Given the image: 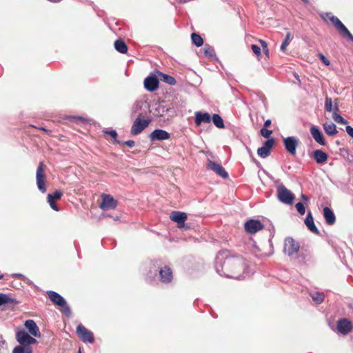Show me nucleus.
<instances>
[{
  "label": "nucleus",
  "mask_w": 353,
  "mask_h": 353,
  "mask_svg": "<svg viewBox=\"0 0 353 353\" xmlns=\"http://www.w3.org/2000/svg\"><path fill=\"white\" fill-rule=\"evenodd\" d=\"M245 268V261L241 256H228L227 251L220 252L216 255L215 269L221 276L239 279Z\"/></svg>",
  "instance_id": "nucleus-1"
},
{
  "label": "nucleus",
  "mask_w": 353,
  "mask_h": 353,
  "mask_svg": "<svg viewBox=\"0 0 353 353\" xmlns=\"http://www.w3.org/2000/svg\"><path fill=\"white\" fill-rule=\"evenodd\" d=\"M47 294L50 300L56 305L60 307L62 309V312L67 316L71 314V310L70 306L68 305L65 299L61 296L59 293L49 290L47 292Z\"/></svg>",
  "instance_id": "nucleus-2"
},
{
  "label": "nucleus",
  "mask_w": 353,
  "mask_h": 353,
  "mask_svg": "<svg viewBox=\"0 0 353 353\" xmlns=\"http://www.w3.org/2000/svg\"><path fill=\"white\" fill-rule=\"evenodd\" d=\"M278 199L283 203L291 205L294 199V194L284 185L279 184L276 187Z\"/></svg>",
  "instance_id": "nucleus-3"
},
{
  "label": "nucleus",
  "mask_w": 353,
  "mask_h": 353,
  "mask_svg": "<svg viewBox=\"0 0 353 353\" xmlns=\"http://www.w3.org/2000/svg\"><path fill=\"white\" fill-rule=\"evenodd\" d=\"M16 339L20 344L19 345H29L37 343V341L32 336L30 333L24 330H19L16 332Z\"/></svg>",
  "instance_id": "nucleus-4"
},
{
  "label": "nucleus",
  "mask_w": 353,
  "mask_h": 353,
  "mask_svg": "<svg viewBox=\"0 0 353 353\" xmlns=\"http://www.w3.org/2000/svg\"><path fill=\"white\" fill-rule=\"evenodd\" d=\"M283 145L286 151L292 156L296 154V148L299 144V139L294 136L283 139Z\"/></svg>",
  "instance_id": "nucleus-5"
},
{
  "label": "nucleus",
  "mask_w": 353,
  "mask_h": 353,
  "mask_svg": "<svg viewBox=\"0 0 353 353\" xmlns=\"http://www.w3.org/2000/svg\"><path fill=\"white\" fill-rule=\"evenodd\" d=\"M45 165L43 162H40L37 169L36 180L37 185L39 191L42 193L46 192V187L45 183V174H44Z\"/></svg>",
  "instance_id": "nucleus-6"
},
{
  "label": "nucleus",
  "mask_w": 353,
  "mask_h": 353,
  "mask_svg": "<svg viewBox=\"0 0 353 353\" xmlns=\"http://www.w3.org/2000/svg\"><path fill=\"white\" fill-rule=\"evenodd\" d=\"M150 120L142 119L140 117H137L134 121L130 132L132 135H137L140 134L145 128L150 124Z\"/></svg>",
  "instance_id": "nucleus-7"
},
{
  "label": "nucleus",
  "mask_w": 353,
  "mask_h": 353,
  "mask_svg": "<svg viewBox=\"0 0 353 353\" xmlns=\"http://www.w3.org/2000/svg\"><path fill=\"white\" fill-rule=\"evenodd\" d=\"M284 252L288 256H292L296 254L299 250V244L296 242L292 238L288 237L285 239L284 242Z\"/></svg>",
  "instance_id": "nucleus-8"
},
{
  "label": "nucleus",
  "mask_w": 353,
  "mask_h": 353,
  "mask_svg": "<svg viewBox=\"0 0 353 353\" xmlns=\"http://www.w3.org/2000/svg\"><path fill=\"white\" fill-rule=\"evenodd\" d=\"M77 333L79 337L85 343H92L94 342V336L92 332L89 331L82 325H79L77 327Z\"/></svg>",
  "instance_id": "nucleus-9"
},
{
  "label": "nucleus",
  "mask_w": 353,
  "mask_h": 353,
  "mask_svg": "<svg viewBox=\"0 0 353 353\" xmlns=\"http://www.w3.org/2000/svg\"><path fill=\"white\" fill-rule=\"evenodd\" d=\"M207 168L208 170H212L217 175L222 177L223 179H227L228 177V174L223 168V167L214 161L208 160L207 163Z\"/></svg>",
  "instance_id": "nucleus-10"
},
{
  "label": "nucleus",
  "mask_w": 353,
  "mask_h": 353,
  "mask_svg": "<svg viewBox=\"0 0 353 353\" xmlns=\"http://www.w3.org/2000/svg\"><path fill=\"white\" fill-rule=\"evenodd\" d=\"M102 202L100 204V208L102 210H109V209H114L117 205V202L114 199V198L110 195L106 194H103L101 195Z\"/></svg>",
  "instance_id": "nucleus-11"
},
{
  "label": "nucleus",
  "mask_w": 353,
  "mask_h": 353,
  "mask_svg": "<svg viewBox=\"0 0 353 353\" xmlns=\"http://www.w3.org/2000/svg\"><path fill=\"white\" fill-rule=\"evenodd\" d=\"M245 230L250 234H254L263 229V225L260 221L250 219L245 222Z\"/></svg>",
  "instance_id": "nucleus-12"
},
{
  "label": "nucleus",
  "mask_w": 353,
  "mask_h": 353,
  "mask_svg": "<svg viewBox=\"0 0 353 353\" xmlns=\"http://www.w3.org/2000/svg\"><path fill=\"white\" fill-rule=\"evenodd\" d=\"M274 144L273 139H268L263 145L257 150L258 155L261 158H266L270 154V150Z\"/></svg>",
  "instance_id": "nucleus-13"
},
{
  "label": "nucleus",
  "mask_w": 353,
  "mask_h": 353,
  "mask_svg": "<svg viewBox=\"0 0 353 353\" xmlns=\"http://www.w3.org/2000/svg\"><path fill=\"white\" fill-rule=\"evenodd\" d=\"M352 324L347 319H341L337 323V330L343 334H347L352 330Z\"/></svg>",
  "instance_id": "nucleus-14"
},
{
  "label": "nucleus",
  "mask_w": 353,
  "mask_h": 353,
  "mask_svg": "<svg viewBox=\"0 0 353 353\" xmlns=\"http://www.w3.org/2000/svg\"><path fill=\"white\" fill-rule=\"evenodd\" d=\"M159 83L156 76H148L144 80V87L148 91L154 92L158 88Z\"/></svg>",
  "instance_id": "nucleus-15"
},
{
  "label": "nucleus",
  "mask_w": 353,
  "mask_h": 353,
  "mask_svg": "<svg viewBox=\"0 0 353 353\" xmlns=\"http://www.w3.org/2000/svg\"><path fill=\"white\" fill-rule=\"evenodd\" d=\"M170 137V134L165 130L161 129L154 130L150 135V141H163Z\"/></svg>",
  "instance_id": "nucleus-16"
},
{
  "label": "nucleus",
  "mask_w": 353,
  "mask_h": 353,
  "mask_svg": "<svg viewBox=\"0 0 353 353\" xmlns=\"http://www.w3.org/2000/svg\"><path fill=\"white\" fill-rule=\"evenodd\" d=\"M24 325L32 336L38 338L41 336L39 328L33 320L29 319L26 321Z\"/></svg>",
  "instance_id": "nucleus-17"
},
{
  "label": "nucleus",
  "mask_w": 353,
  "mask_h": 353,
  "mask_svg": "<svg viewBox=\"0 0 353 353\" xmlns=\"http://www.w3.org/2000/svg\"><path fill=\"white\" fill-rule=\"evenodd\" d=\"M210 121L211 116L209 113L200 111L195 112L194 122L197 126H200L202 123H209Z\"/></svg>",
  "instance_id": "nucleus-18"
},
{
  "label": "nucleus",
  "mask_w": 353,
  "mask_h": 353,
  "mask_svg": "<svg viewBox=\"0 0 353 353\" xmlns=\"http://www.w3.org/2000/svg\"><path fill=\"white\" fill-rule=\"evenodd\" d=\"M170 219L172 221L177 223L179 227L181 228L184 225L185 221L187 219V215L185 212L174 211L170 214Z\"/></svg>",
  "instance_id": "nucleus-19"
},
{
  "label": "nucleus",
  "mask_w": 353,
  "mask_h": 353,
  "mask_svg": "<svg viewBox=\"0 0 353 353\" xmlns=\"http://www.w3.org/2000/svg\"><path fill=\"white\" fill-rule=\"evenodd\" d=\"M310 133L314 139L320 145H325V141L323 135V133L319 128L315 125H312L310 128Z\"/></svg>",
  "instance_id": "nucleus-20"
},
{
  "label": "nucleus",
  "mask_w": 353,
  "mask_h": 353,
  "mask_svg": "<svg viewBox=\"0 0 353 353\" xmlns=\"http://www.w3.org/2000/svg\"><path fill=\"white\" fill-rule=\"evenodd\" d=\"M323 216L325 220V223L329 225H332L336 222V216L333 211L328 207L323 208Z\"/></svg>",
  "instance_id": "nucleus-21"
},
{
  "label": "nucleus",
  "mask_w": 353,
  "mask_h": 353,
  "mask_svg": "<svg viewBox=\"0 0 353 353\" xmlns=\"http://www.w3.org/2000/svg\"><path fill=\"white\" fill-rule=\"evenodd\" d=\"M305 224L312 232L316 234H319V231L314 224L311 212L307 213V215L305 219Z\"/></svg>",
  "instance_id": "nucleus-22"
},
{
  "label": "nucleus",
  "mask_w": 353,
  "mask_h": 353,
  "mask_svg": "<svg viewBox=\"0 0 353 353\" xmlns=\"http://www.w3.org/2000/svg\"><path fill=\"white\" fill-rule=\"evenodd\" d=\"M161 280L163 283H168L171 281L172 279V272L170 268L165 266L159 271Z\"/></svg>",
  "instance_id": "nucleus-23"
},
{
  "label": "nucleus",
  "mask_w": 353,
  "mask_h": 353,
  "mask_svg": "<svg viewBox=\"0 0 353 353\" xmlns=\"http://www.w3.org/2000/svg\"><path fill=\"white\" fill-rule=\"evenodd\" d=\"M313 157L316 162L319 164H322L327 161V154L321 150H316L313 152Z\"/></svg>",
  "instance_id": "nucleus-24"
},
{
  "label": "nucleus",
  "mask_w": 353,
  "mask_h": 353,
  "mask_svg": "<svg viewBox=\"0 0 353 353\" xmlns=\"http://www.w3.org/2000/svg\"><path fill=\"white\" fill-rule=\"evenodd\" d=\"M323 129L325 132L330 136L334 135L338 132L336 130V125L331 121L325 122L323 124Z\"/></svg>",
  "instance_id": "nucleus-25"
},
{
  "label": "nucleus",
  "mask_w": 353,
  "mask_h": 353,
  "mask_svg": "<svg viewBox=\"0 0 353 353\" xmlns=\"http://www.w3.org/2000/svg\"><path fill=\"white\" fill-rule=\"evenodd\" d=\"M339 112V106L335 105L334 107V112L332 114V118L338 123L340 124H346L347 121L343 119L340 114H338Z\"/></svg>",
  "instance_id": "nucleus-26"
},
{
  "label": "nucleus",
  "mask_w": 353,
  "mask_h": 353,
  "mask_svg": "<svg viewBox=\"0 0 353 353\" xmlns=\"http://www.w3.org/2000/svg\"><path fill=\"white\" fill-rule=\"evenodd\" d=\"M114 48L119 52L122 54H125L128 51L127 45L121 39H118L114 42Z\"/></svg>",
  "instance_id": "nucleus-27"
},
{
  "label": "nucleus",
  "mask_w": 353,
  "mask_h": 353,
  "mask_svg": "<svg viewBox=\"0 0 353 353\" xmlns=\"http://www.w3.org/2000/svg\"><path fill=\"white\" fill-rule=\"evenodd\" d=\"M12 353H32V347L29 345H17L13 349Z\"/></svg>",
  "instance_id": "nucleus-28"
},
{
  "label": "nucleus",
  "mask_w": 353,
  "mask_h": 353,
  "mask_svg": "<svg viewBox=\"0 0 353 353\" xmlns=\"http://www.w3.org/2000/svg\"><path fill=\"white\" fill-rule=\"evenodd\" d=\"M212 120L213 123L215 126H216L219 128H224V123L222 119V118L217 114H214L212 115V117L211 118Z\"/></svg>",
  "instance_id": "nucleus-29"
},
{
  "label": "nucleus",
  "mask_w": 353,
  "mask_h": 353,
  "mask_svg": "<svg viewBox=\"0 0 353 353\" xmlns=\"http://www.w3.org/2000/svg\"><path fill=\"white\" fill-rule=\"evenodd\" d=\"M160 77H161V81H163V82H165L169 85H175V83H176L175 79L172 76H170L168 74H165L163 73H160Z\"/></svg>",
  "instance_id": "nucleus-30"
},
{
  "label": "nucleus",
  "mask_w": 353,
  "mask_h": 353,
  "mask_svg": "<svg viewBox=\"0 0 353 353\" xmlns=\"http://www.w3.org/2000/svg\"><path fill=\"white\" fill-rule=\"evenodd\" d=\"M312 300L316 303L320 304L325 299V295L323 293L321 292H314L311 294Z\"/></svg>",
  "instance_id": "nucleus-31"
},
{
  "label": "nucleus",
  "mask_w": 353,
  "mask_h": 353,
  "mask_svg": "<svg viewBox=\"0 0 353 353\" xmlns=\"http://www.w3.org/2000/svg\"><path fill=\"white\" fill-rule=\"evenodd\" d=\"M192 43L197 47H200L203 43V40L201 37L196 33H192L191 35Z\"/></svg>",
  "instance_id": "nucleus-32"
},
{
  "label": "nucleus",
  "mask_w": 353,
  "mask_h": 353,
  "mask_svg": "<svg viewBox=\"0 0 353 353\" xmlns=\"http://www.w3.org/2000/svg\"><path fill=\"white\" fill-rule=\"evenodd\" d=\"M14 301V299L10 298L9 296L4 294H0V306L5 304L12 303Z\"/></svg>",
  "instance_id": "nucleus-33"
},
{
  "label": "nucleus",
  "mask_w": 353,
  "mask_h": 353,
  "mask_svg": "<svg viewBox=\"0 0 353 353\" xmlns=\"http://www.w3.org/2000/svg\"><path fill=\"white\" fill-rule=\"evenodd\" d=\"M336 29L347 39H349L352 35L347 30V28L343 24V23Z\"/></svg>",
  "instance_id": "nucleus-34"
},
{
  "label": "nucleus",
  "mask_w": 353,
  "mask_h": 353,
  "mask_svg": "<svg viewBox=\"0 0 353 353\" xmlns=\"http://www.w3.org/2000/svg\"><path fill=\"white\" fill-rule=\"evenodd\" d=\"M336 29L347 39H349L352 35L347 30V28L343 24V23Z\"/></svg>",
  "instance_id": "nucleus-35"
},
{
  "label": "nucleus",
  "mask_w": 353,
  "mask_h": 353,
  "mask_svg": "<svg viewBox=\"0 0 353 353\" xmlns=\"http://www.w3.org/2000/svg\"><path fill=\"white\" fill-rule=\"evenodd\" d=\"M336 29L347 39H349L352 35L347 30V28L343 24V23Z\"/></svg>",
  "instance_id": "nucleus-36"
},
{
  "label": "nucleus",
  "mask_w": 353,
  "mask_h": 353,
  "mask_svg": "<svg viewBox=\"0 0 353 353\" xmlns=\"http://www.w3.org/2000/svg\"><path fill=\"white\" fill-rule=\"evenodd\" d=\"M336 29L347 39H349L352 35L347 30V28L343 24V23Z\"/></svg>",
  "instance_id": "nucleus-37"
},
{
  "label": "nucleus",
  "mask_w": 353,
  "mask_h": 353,
  "mask_svg": "<svg viewBox=\"0 0 353 353\" xmlns=\"http://www.w3.org/2000/svg\"><path fill=\"white\" fill-rule=\"evenodd\" d=\"M336 29L347 39H349L352 35L347 30V28L343 24V23Z\"/></svg>",
  "instance_id": "nucleus-38"
},
{
  "label": "nucleus",
  "mask_w": 353,
  "mask_h": 353,
  "mask_svg": "<svg viewBox=\"0 0 353 353\" xmlns=\"http://www.w3.org/2000/svg\"><path fill=\"white\" fill-rule=\"evenodd\" d=\"M336 29L347 39H349L352 35L347 30V28L343 24V23Z\"/></svg>",
  "instance_id": "nucleus-39"
},
{
  "label": "nucleus",
  "mask_w": 353,
  "mask_h": 353,
  "mask_svg": "<svg viewBox=\"0 0 353 353\" xmlns=\"http://www.w3.org/2000/svg\"><path fill=\"white\" fill-rule=\"evenodd\" d=\"M47 200H48V203L50 204V207L55 211H59V209L58 208V206L57 205V204L55 203L54 202V199H53V196L52 195V194H49L47 196Z\"/></svg>",
  "instance_id": "nucleus-40"
},
{
  "label": "nucleus",
  "mask_w": 353,
  "mask_h": 353,
  "mask_svg": "<svg viewBox=\"0 0 353 353\" xmlns=\"http://www.w3.org/2000/svg\"><path fill=\"white\" fill-rule=\"evenodd\" d=\"M291 40V33L288 32L285 37V40L283 41L281 46V50L282 51H285L286 49V47L289 45Z\"/></svg>",
  "instance_id": "nucleus-41"
},
{
  "label": "nucleus",
  "mask_w": 353,
  "mask_h": 353,
  "mask_svg": "<svg viewBox=\"0 0 353 353\" xmlns=\"http://www.w3.org/2000/svg\"><path fill=\"white\" fill-rule=\"evenodd\" d=\"M325 109L327 112H334V108H332V99L327 97L325 98Z\"/></svg>",
  "instance_id": "nucleus-42"
},
{
  "label": "nucleus",
  "mask_w": 353,
  "mask_h": 353,
  "mask_svg": "<svg viewBox=\"0 0 353 353\" xmlns=\"http://www.w3.org/2000/svg\"><path fill=\"white\" fill-rule=\"evenodd\" d=\"M295 207H296V210L301 215L305 214V208L304 205L302 203H301V202L297 203L296 204Z\"/></svg>",
  "instance_id": "nucleus-43"
},
{
  "label": "nucleus",
  "mask_w": 353,
  "mask_h": 353,
  "mask_svg": "<svg viewBox=\"0 0 353 353\" xmlns=\"http://www.w3.org/2000/svg\"><path fill=\"white\" fill-rule=\"evenodd\" d=\"M251 49H252V52L258 57V59H259V57L261 56V52L260 47H259L256 45L253 44V45L251 46Z\"/></svg>",
  "instance_id": "nucleus-44"
},
{
  "label": "nucleus",
  "mask_w": 353,
  "mask_h": 353,
  "mask_svg": "<svg viewBox=\"0 0 353 353\" xmlns=\"http://www.w3.org/2000/svg\"><path fill=\"white\" fill-rule=\"evenodd\" d=\"M260 133H261V134L263 137H265V138H268H268L271 136V134H272V130H268V129H266V128H263L261 130Z\"/></svg>",
  "instance_id": "nucleus-45"
},
{
  "label": "nucleus",
  "mask_w": 353,
  "mask_h": 353,
  "mask_svg": "<svg viewBox=\"0 0 353 353\" xmlns=\"http://www.w3.org/2000/svg\"><path fill=\"white\" fill-rule=\"evenodd\" d=\"M330 20L334 24L336 28H337L342 23V22L335 16L330 17Z\"/></svg>",
  "instance_id": "nucleus-46"
},
{
  "label": "nucleus",
  "mask_w": 353,
  "mask_h": 353,
  "mask_svg": "<svg viewBox=\"0 0 353 353\" xmlns=\"http://www.w3.org/2000/svg\"><path fill=\"white\" fill-rule=\"evenodd\" d=\"M105 134H110L115 141V142L117 143L118 141H117V133L115 130H105V131H103Z\"/></svg>",
  "instance_id": "nucleus-47"
},
{
  "label": "nucleus",
  "mask_w": 353,
  "mask_h": 353,
  "mask_svg": "<svg viewBox=\"0 0 353 353\" xmlns=\"http://www.w3.org/2000/svg\"><path fill=\"white\" fill-rule=\"evenodd\" d=\"M117 143H119V144H123V145H128L130 148H132L135 145L134 141H132V140H128V141H124V142L117 141Z\"/></svg>",
  "instance_id": "nucleus-48"
},
{
  "label": "nucleus",
  "mask_w": 353,
  "mask_h": 353,
  "mask_svg": "<svg viewBox=\"0 0 353 353\" xmlns=\"http://www.w3.org/2000/svg\"><path fill=\"white\" fill-rule=\"evenodd\" d=\"M319 57L320 58V59L323 61V63L325 65H330V61L329 60L321 53L319 54Z\"/></svg>",
  "instance_id": "nucleus-49"
},
{
  "label": "nucleus",
  "mask_w": 353,
  "mask_h": 353,
  "mask_svg": "<svg viewBox=\"0 0 353 353\" xmlns=\"http://www.w3.org/2000/svg\"><path fill=\"white\" fill-rule=\"evenodd\" d=\"M52 195L53 196V199H60L63 193L59 190H56Z\"/></svg>",
  "instance_id": "nucleus-50"
},
{
  "label": "nucleus",
  "mask_w": 353,
  "mask_h": 353,
  "mask_svg": "<svg viewBox=\"0 0 353 353\" xmlns=\"http://www.w3.org/2000/svg\"><path fill=\"white\" fill-rule=\"evenodd\" d=\"M346 132L353 139V128L350 125H347L345 128Z\"/></svg>",
  "instance_id": "nucleus-51"
},
{
  "label": "nucleus",
  "mask_w": 353,
  "mask_h": 353,
  "mask_svg": "<svg viewBox=\"0 0 353 353\" xmlns=\"http://www.w3.org/2000/svg\"><path fill=\"white\" fill-rule=\"evenodd\" d=\"M205 54L209 56H212L214 54V50L211 48L205 49Z\"/></svg>",
  "instance_id": "nucleus-52"
},
{
  "label": "nucleus",
  "mask_w": 353,
  "mask_h": 353,
  "mask_svg": "<svg viewBox=\"0 0 353 353\" xmlns=\"http://www.w3.org/2000/svg\"><path fill=\"white\" fill-rule=\"evenodd\" d=\"M259 43L261 44L263 50H265L266 48L268 47L267 43L265 41L261 40V39L259 40Z\"/></svg>",
  "instance_id": "nucleus-53"
},
{
  "label": "nucleus",
  "mask_w": 353,
  "mask_h": 353,
  "mask_svg": "<svg viewBox=\"0 0 353 353\" xmlns=\"http://www.w3.org/2000/svg\"><path fill=\"white\" fill-rule=\"evenodd\" d=\"M14 277L20 278L23 279H27L23 274H13Z\"/></svg>",
  "instance_id": "nucleus-54"
},
{
  "label": "nucleus",
  "mask_w": 353,
  "mask_h": 353,
  "mask_svg": "<svg viewBox=\"0 0 353 353\" xmlns=\"http://www.w3.org/2000/svg\"><path fill=\"white\" fill-rule=\"evenodd\" d=\"M271 124V120L270 119H268L265 121L264 123V128H266L268 127H269Z\"/></svg>",
  "instance_id": "nucleus-55"
},
{
  "label": "nucleus",
  "mask_w": 353,
  "mask_h": 353,
  "mask_svg": "<svg viewBox=\"0 0 353 353\" xmlns=\"http://www.w3.org/2000/svg\"><path fill=\"white\" fill-rule=\"evenodd\" d=\"M5 343H6L5 341L3 340L2 337L0 336V349L3 347Z\"/></svg>",
  "instance_id": "nucleus-56"
},
{
  "label": "nucleus",
  "mask_w": 353,
  "mask_h": 353,
  "mask_svg": "<svg viewBox=\"0 0 353 353\" xmlns=\"http://www.w3.org/2000/svg\"><path fill=\"white\" fill-rule=\"evenodd\" d=\"M264 53L266 54V56H268V54H269V50H268V47L266 48L265 50H263Z\"/></svg>",
  "instance_id": "nucleus-57"
},
{
  "label": "nucleus",
  "mask_w": 353,
  "mask_h": 353,
  "mask_svg": "<svg viewBox=\"0 0 353 353\" xmlns=\"http://www.w3.org/2000/svg\"><path fill=\"white\" fill-rule=\"evenodd\" d=\"M302 196V199H303L304 201H308L307 197L305 195L302 194V196Z\"/></svg>",
  "instance_id": "nucleus-58"
},
{
  "label": "nucleus",
  "mask_w": 353,
  "mask_h": 353,
  "mask_svg": "<svg viewBox=\"0 0 353 353\" xmlns=\"http://www.w3.org/2000/svg\"><path fill=\"white\" fill-rule=\"evenodd\" d=\"M348 39L353 43V35H352Z\"/></svg>",
  "instance_id": "nucleus-59"
},
{
  "label": "nucleus",
  "mask_w": 353,
  "mask_h": 353,
  "mask_svg": "<svg viewBox=\"0 0 353 353\" xmlns=\"http://www.w3.org/2000/svg\"><path fill=\"white\" fill-rule=\"evenodd\" d=\"M302 1H303L305 3H309L308 0H302Z\"/></svg>",
  "instance_id": "nucleus-60"
},
{
  "label": "nucleus",
  "mask_w": 353,
  "mask_h": 353,
  "mask_svg": "<svg viewBox=\"0 0 353 353\" xmlns=\"http://www.w3.org/2000/svg\"><path fill=\"white\" fill-rule=\"evenodd\" d=\"M114 220H117H117H119V217H118V216H117V217L114 219Z\"/></svg>",
  "instance_id": "nucleus-61"
},
{
  "label": "nucleus",
  "mask_w": 353,
  "mask_h": 353,
  "mask_svg": "<svg viewBox=\"0 0 353 353\" xmlns=\"http://www.w3.org/2000/svg\"><path fill=\"white\" fill-rule=\"evenodd\" d=\"M3 276L2 274L0 275V279H2Z\"/></svg>",
  "instance_id": "nucleus-62"
},
{
  "label": "nucleus",
  "mask_w": 353,
  "mask_h": 353,
  "mask_svg": "<svg viewBox=\"0 0 353 353\" xmlns=\"http://www.w3.org/2000/svg\"><path fill=\"white\" fill-rule=\"evenodd\" d=\"M78 353H81V350H79Z\"/></svg>",
  "instance_id": "nucleus-63"
}]
</instances>
